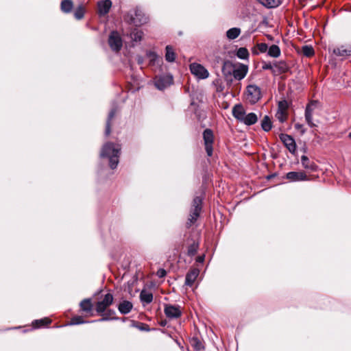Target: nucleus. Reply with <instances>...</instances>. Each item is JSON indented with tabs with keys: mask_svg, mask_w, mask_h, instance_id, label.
<instances>
[{
	"mask_svg": "<svg viewBox=\"0 0 351 351\" xmlns=\"http://www.w3.org/2000/svg\"><path fill=\"white\" fill-rule=\"evenodd\" d=\"M120 153V145L108 142L102 147L100 157L108 158L110 167L114 169L119 164Z\"/></svg>",
	"mask_w": 351,
	"mask_h": 351,
	"instance_id": "1",
	"label": "nucleus"
},
{
	"mask_svg": "<svg viewBox=\"0 0 351 351\" xmlns=\"http://www.w3.org/2000/svg\"><path fill=\"white\" fill-rule=\"evenodd\" d=\"M148 17L138 7H136L132 10H130L124 16V21L126 23L130 25L133 24L136 26H141L145 24L148 22Z\"/></svg>",
	"mask_w": 351,
	"mask_h": 351,
	"instance_id": "2",
	"label": "nucleus"
},
{
	"mask_svg": "<svg viewBox=\"0 0 351 351\" xmlns=\"http://www.w3.org/2000/svg\"><path fill=\"white\" fill-rule=\"evenodd\" d=\"M202 209V198L200 197H195L191 208L190 210V214L188 218V220L186 223V226L187 228L191 227L199 218L200 213Z\"/></svg>",
	"mask_w": 351,
	"mask_h": 351,
	"instance_id": "3",
	"label": "nucleus"
},
{
	"mask_svg": "<svg viewBox=\"0 0 351 351\" xmlns=\"http://www.w3.org/2000/svg\"><path fill=\"white\" fill-rule=\"evenodd\" d=\"M113 295L108 292L101 297L95 304V311L98 314H104L107 308L113 304Z\"/></svg>",
	"mask_w": 351,
	"mask_h": 351,
	"instance_id": "4",
	"label": "nucleus"
},
{
	"mask_svg": "<svg viewBox=\"0 0 351 351\" xmlns=\"http://www.w3.org/2000/svg\"><path fill=\"white\" fill-rule=\"evenodd\" d=\"M261 98L260 87L255 84H250L246 88V99L251 104L257 103Z\"/></svg>",
	"mask_w": 351,
	"mask_h": 351,
	"instance_id": "5",
	"label": "nucleus"
},
{
	"mask_svg": "<svg viewBox=\"0 0 351 351\" xmlns=\"http://www.w3.org/2000/svg\"><path fill=\"white\" fill-rule=\"evenodd\" d=\"M203 139L206 152L210 157L213 152L214 134L211 129L207 128L203 132Z\"/></svg>",
	"mask_w": 351,
	"mask_h": 351,
	"instance_id": "6",
	"label": "nucleus"
},
{
	"mask_svg": "<svg viewBox=\"0 0 351 351\" xmlns=\"http://www.w3.org/2000/svg\"><path fill=\"white\" fill-rule=\"evenodd\" d=\"M164 313L169 319H176L182 315V308L178 304H165L164 306Z\"/></svg>",
	"mask_w": 351,
	"mask_h": 351,
	"instance_id": "7",
	"label": "nucleus"
},
{
	"mask_svg": "<svg viewBox=\"0 0 351 351\" xmlns=\"http://www.w3.org/2000/svg\"><path fill=\"white\" fill-rule=\"evenodd\" d=\"M108 44L112 50L119 51L123 46L122 39L117 31H112L108 38Z\"/></svg>",
	"mask_w": 351,
	"mask_h": 351,
	"instance_id": "8",
	"label": "nucleus"
},
{
	"mask_svg": "<svg viewBox=\"0 0 351 351\" xmlns=\"http://www.w3.org/2000/svg\"><path fill=\"white\" fill-rule=\"evenodd\" d=\"M189 68L191 73L199 79H206L209 76L208 70L200 64L192 63Z\"/></svg>",
	"mask_w": 351,
	"mask_h": 351,
	"instance_id": "9",
	"label": "nucleus"
},
{
	"mask_svg": "<svg viewBox=\"0 0 351 351\" xmlns=\"http://www.w3.org/2000/svg\"><path fill=\"white\" fill-rule=\"evenodd\" d=\"M173 79L171 75H163L156 77L154 84L159 90H163L173 84Z\"/></svg>",
	"mask_w": 351,
	"mask_h": 351,
	"instance_id": "10",
	"label": "nucleus"
},
{
	"mask_svg": "<svg viewBox=\"0 0 351 351\" xmlns=\"http://www.w3.org/2000/svg\"><path fill=\"white\" fill-rule=\"evenodd\" d=\"M280 141L283 143L284 145L291 153L294 154L296 151V143L294 138L287 134H280L279 135Z\"/></svg>",
	"mask_w": 351,
	"mask_h": 351,
	"instance_id": "11",
	"label": "nucleus"
},
{
	"mask_svg": "<svg viewBox=\"0 0 351 351\" xmlns=\"http://www.w3.org/2000/svg\"><path fill=\"white\" fill-rule=\"evenodd\" d=\"M285 178L293 182L308 180L306 173L304 171H290L286 174Z\"/></svg>",
	"mask_w": 351,
	"mask_h": 351,
	"instance_id": "12",
	"label": "nucleus"
},
{
	"mask_svg": "<svg viewBox=\"0 0 351 351\" xmlns=\"http://www.w3.org/2000/svg\"><path fill=\"white\" fill-rule=\"evenodd\" d=\"M247 72L248 66L241 63L235 66L232 75L235 80L240 81L246 76Z\"/></svg>",
	"mask_w": 351,
	"mask_h": 351,
	"instance_id": "13",
	"label": "nucleus"
},
{
	"mask_svg": "<svg viewBox=\"0 0 351 351\" xmlns=\"http://www.w3.org/2000/svg\"><path fill=\"white\" fill-rule=\"evenodd\" d=\"M112 1L110 0H100L97 2V12L99 16L107 14L111 7Z\"/></svg>",
	"mask_w": 351,
	"mask_h": 351,
	"instance_id": "14",
	"label": "nucleus"
},
{
	"mask_svg": "<svg viewBox=\"0 0 351 351\" xmlns=\"http://www.w3.org/2000/svg\"><path fill=\"white\" fill-rule=\"evenodd\" d=\"M118 112H119V108L116 105V104H114L112 109L110 110V111L108 114V119L106 121V130H105V135L106 136H109L111 132L112 121Z\"/></svg>",
	"mask_w": 351,
	"mask_h": 351,
	"instance_id": "15",
	"label": "nucleus"
},
{
	"mask_svg": "<svg viewBox=\"0 0 351 351\" xmlns=\"http://www.w3.org/2000/svg\"><path fill=\"white\" fill-rule=\"evenodd\" d=\"M80 311L87 315H93V305L90 298L82 300L80 303Z\"/></svg>",
	"mask_w": 351,
	"mask_h": 351,
	"instance_id": "16",
	"label": "nucleus"
},
{
	"mask_svg": "<svg viewBox=\"0 0 351 351\" xmlns=\"http://www.w3.org/2000/svg\"><path fill=\"white\" fill-rule=\"evenodd\" d=\"M199 271L196 268L191 269L189 272H187L185 277V285L190 287H192L197 276H199Z\"/></svg>",
	"mask_w": 351,
	"mask_h": 351,
	"instance_id": "17",
	"label": "nucleus"
},
{
	"mask_svg": "<svg viewBox=\"0 0 351 351\" xmlns=\"http://www.w3.org/2000/svg\"><path fill=\"white\" fill-rule=\"evenodd\" d=\"M232 112L233 117L237 120H238L239 121H240L241 123L245 117V114H246L243 106L241 104H236L232 108Z\"/></svg>",
	"mask_w": 351,
	"mask_h": 351,
	"instance_id": "18",
	"label": "nucleus"
},
{
	"mask_svg": "<svg viewBox=\"0 0 351 351\" xmlns=\"http://www.w3.org/2000/svg\"><path fill=\"white\" fill-rule=\"evenodd\" d=\"M117 308L121 314L127 315L132 310L133 304L129 300H123L117 305Z\"/></svg>",
	"mask_w": 351,
	"mask_h": 351,
	"instance_id": "19",
	"label": "nucleus"
},
{
	"mask_svg": "<svg viewBox=\"0 0 351 351\" xmlns=\"http://www.w3.org/2000/svg\"><path fill=\"white\" fill-rule=\"evenodd\" d=\"M235 65L229 60H225L223 63L221 71L226 78L231 77L233 74Z\"/></svg>",
	"mask_w": 351,
	"mask_h": 351,
	"instance_id": "20",
	"label": "nucleus"
},
{
	"mask_svg": "<svg viewBox=\"0 0 351 351\" xmlns=\"http://www.w3.org/2000/svg\"><path fill=\"white\" fill-rule=\"evenodd\" d=\"M301 163L304 169L311 171H316L318 169L316 164L304 155L301 157Z\"/></svg>",
	"mask_w": 351,
	"mask_h": 351,
	"instance_id": "21",
	"label": "nucleus"
},
{
	"mask_svg": "<svg viewBox=\"0 0 351 351\" xmlns=\"http://www.w3.org/2000/svg\"><path fill=\"white\" fill-rule=\"evenodd\" d=\"M274 69L276 71V75H280L287 73L290 67L285 61L280 60L274 62Z\"/></svg>",
	"mask_w": 351,
	"mask_h": 351,
	"instance_id": "22",
	"label": "nucleus"
},
{
	"mask_svg": "<svg viewBox=\"0 0 351 351\" xmlns=\"http://www.w3.org/2000/svg\"><path fill=\"white\" fill-rule=\"evenodd\" d=\"M115 311L110 308H107V310L104 313V314H99L101 315L102 317L96 320L97 322H105V321H110V320H119V317H112V315H115Z\"/></svg>",
	"mask_w": 351,
	"mask_h": 351,
	"instance_id": "23",
	"label": "nucleus"
},
{
	"mask_svg": "<svg viewBox=\"0 0 351 351\" xmlns=\"http://www.w3.org/2000/svg\"><path fill=\"white\" fill-rule=\"evenodd\" d=\"M305 119L311 128L316 126V125L313 122V108L310 104H308L305 108Z\"/></svg>",
	"mask_w": 351,
	"mask_h": 351,
	"instance_id": "24",
	"label": "nucleus"
},
{
	"mask_svg": "<svg viewBox=\"0 0 351 351\" xmlns=\"http://www.w3.org/2000/svg\"><path fill=\"white\" fill-rule=\"evenodd\" d=\"M258 121L257 115L254 112L245 114V117L241 123L246 125H252L255 124Z\"/></svg>",
	"mask_w": 351,
	"mask_h": 351,
	"instance_id": "25",
	"label": "nucleus"
},
{
	"mask_svg": "<svg viewBox=\"0 0 351 351\" xmlns=\"http://www.w3.org/2000/svg\"><path fill=\"white\" fill-rule=\"evenodd\" d=\"M333 53L337 56L340 57H348L351 56V53L350 51L349 48L346 49L344 46L341 45V47H336L332 51Z\"/></svg>",
	"mask_w": 351,
	"mask_h": 351,
	"instance_id": "26",
	"label": "nucleus"
},
{
	"mask_svg": "<svg viewBox=\"0 0 351 351\" xmlns=\"http://www.w3.org/2000/svg\"><path fill=\"white\" fill-rule=\"evenodd\" d=\"M51 320L49 318L45 317L40 319H36L32 322V326L34 328H39L41 327L46 326L51 324Z\"/></svg>",
	"mask_w": 351,
	"mask_h": 351,
	"instance_id": "27",
	"label": "nucleus"
},
{
	"mask_svg": "<svg viewBox=\"0 0 351 351\" xmlns=\"http://www.w3.org/2000/svg\"><path fill=\"white\" fill-rule=\"evenodd\" d=\"M165 60L169 62H173L176 60V53L171 46L167 45L165 48Z\"/></svg>",
	"mask_w": 351,
	"mask_h": 351,
	"instance_id": "28",
	"label": "nucleus"
},
{
	"mask_svg": "<svg viewBox=\"0 0 351 351\" xmlns=\"http://www.w3.org/2000/svg\"><path fill=\"white\" fill-rule=\"evenodd\" d=\"M261 128L265 132H269L272 128V122L269 116L265 115L261 121Z\"/></svg>",
	"mask_w": 351,
	"mask_h": 351,
	"instance_id": "29",
	"label": "nucleus"
},
{
	"mask_svg": "<svg viewBox=\"0 0 351 351\" xmlns=\"http://www.w3.org/2000/svg\"><path fill=\"white\" fill-rule=\"evenodd\" d=\"M140 300L143 303L150 304L153 300V294L143 290L140 293Z\"/></svg>",
	"mask_w": 351,
	"mask_h": 351,
	"instance_id": "30",
	"label": "nucleus"
},
{
	"mask_svg": "<svg viewBox=\"0 0 351 351\" xmlns=\"http://www.w3.org/2000/svg\"><path fill=\"white\" fill-rule=\"evenodd\" d=\"M261 4L268 8L278 7L280 1L279 0H257Z\"/></svg>",
	"mask_w": 351,
	"mask_h": 351,
	"instance_id": "31",
	"label": "nucleus"
},
{
	"mask_svg": "<svg viewBox=\"0 0 351 351\" xmlns=\"http://www.w3.org/2000/svg\"><path fill=\"white\" fill-rule=\"evenodd\" d=\"M143 36V32L136 28L132 29L130 33V37L131 39L136 42L141 41L142 40Z\"/></svg>",
	"mask_w": 351,
	"mask_h": 351,
	"instance_id": "32",
	"label": "nucleus"
},
{
	"mask_svg": "<svg viewBox=\"0 0 351 351\" xmlns=\"http://www.w3.org/2000/svg\"><path fill=\"white\" fill-rule=\"evenodd\" d=\"M96 320H92V321H85L84 318L82 316L80 315H75L71 317L70 320V325H78L85 323H93L96 322Z\"/></svg>",
	"mask_w": 351,
	"mask_h": 351,
	"instance_id": "33",
	"label": "nucleus"
},
{
	"mask_svg": "<svg viewBox=\"0 0 351 351\" xmlns=\"http://www.w3.org/2000/svg\"><path fill=\"white\" fill-rule=\"evenodd\" d=\"M241 34V29L238 27H232L226 32V36L230 40L237 38Z\"/></svg>",
	"mask_w": 351,
	"mask_h": 351,
	"instance_id": "34",
	"label": "nucleus"
},
{
	"mask_svg": "<svg viewBox=\"0 0 351 351\" xmlns=\"http://www.w3.org/2000/svg\"><path fill=\"white\" fill-rule=\"evenodd\" d=\"M268 56L273 58H278L280 56V49L276 45H272L267 51Z\"/></svg>",
	"mask_w": 351,
	"mask_h": 351,
	"instance_id": "35",
	"label": "nucleus"
},
{
	"mask_svg": "<svg viewBox=\"0 0 351 351\" xmlns=\"http://www.w3.org/2000/svg\"><path fill=\"white\" fill-rule=\"evenodd\" d=\"M131 326L138 328L141 331H149V326L145 323L138 322L134 320L131 321Z\"/></svg>",
	"mask_w": 351,
	"mask_h": 351,
	"instance_id": "36",
	"label": "nucleus"
},
{
	"mask_svg": "<svg viewBox=\"0 0 351 351\" xmlns=\"http://www.w3.org/2000/svg\"><path fill=\"white\" fill-rule=\"evenodd\" d=\"M73 7V2L71 0H64L61 2V10L65 13H69Z\"/></svg>",
	"mask_w": 351,
	"mask_h": 351,
	"instance_id": "37",
	"label": "nucleus"
},
{
	"mask_svg": "<svg viewBox=\"0 0 351 351\" xmlns=\"http://www.w3.org/2000/svg\"><path fill=\"white\" fill-rule=\"evenodd\" d=\"M198 248L199 243L197 242L193 241L188 247L187 255L190 257L195 256L197 252Z\"/></svg>",
	"mask_w": 351,
	"mask_h": 351,
	"instance_id": "38",
	"label": "nucleus"
},
{
	"mask_svg": "<svg viewBox=\"0 0 351 351\" xmlns=\"http://www.w3.org/2000/svg\"><path fill=\"white\" fill-rule=\"evenodd\" d=\"M302 53L304 56L310 58L314 56L315 51L311 45H304L302 47Z\"/></svg>",
	"mask_w": 351,
	"mask_h": 351,
	"instance_id": "39",
	"label": "nucleus"
},
{
	"mask_svg": "<svg viewBox=\"0 0 351 351\" xmlns=\"http://www.w3.org/2000/svg\"><path fill=\"white\" fill-rule=\"evenodd\" d=\"M237 56L242 60H246L249 58L248 50L245 47H240L236 53Z\"/></svg>",
	"mask_w": 351,
	"mask_h": 351,
	"instance_id": "40",
	"label": "nucleus"
},
{
	"mask_svg": "<svg viewBox=\"0 0 351 351\" xmlns=\"http://www.w3.org/2000/svg\"><path fill=\"white\" fill-rule=\"evenodd\" d=\"M275 117L279 121V122L284 123L287 121L288 114L287 112L277 111Z\"/></svg>",
	"mask_w": 351,
	"mask_h": 351,
	"instance_id": "41",
	"label": "nucleus"
},
{
	"mask_svg": "<svg viewBox=\"0 0 351 351\" xmlns=\"http://www.w3.org/2000/svg\"><path fill=\"white\" fill-rule=\"evenodd\" d=\"M147 57L149 59V63L151 64H155L156 61L158 60V55L154 51H147L146 53Z\"/></svg>",
	"mask_w": 351,
	"mask_h": 351,
	"instance_id": "42",
	"label": "nucleus"
},
{
	"mask_svg": "<svg viewBox=\"0 0 351 351\" xmlns=\"http://www.w3.org/2000/svg\"><path fill=\"white\" fill-rule=\"evenodd\" d=\"M263 70H270L274 75H276V71L274 69V64H271L269 62H264L262 65Z\"/></svg>",
	"mask_w": 351,
	"mask_h": 351,
	"instance_id": "43",
	"label": "nucleus"
},
{
	"mask_svg": "<svg viewBox=\"0 0 351 351\" xmlns=\"http://www.w3.org/2000/svg\"><path fill=\"white\" fill-rule=\"evenodd\" d=\"M288 108V104L286 100H282L278 102V110L277 111H282L284 112H287V110Z\"/></svg>",
	"mask_w": 351,
	"mask_h": 351,
	"instance_id": "44",
	"label": "nucleus"
},
{
	"mask_svg": "<svg viewBox=\"0 0 351 351\" xmlns=\"http://www.w3.org/2000/svg\"><path fill=\"white\" fill-rule=\"evenodd\" d=\"M84 10L82 7H79L74 12L75 17L80 20L82 19L84 17Z\"/></svg>",
	"mask_w": 351,
	"mask_h": 351,
	"instance_id": "45",
	"label": "nucleus"
},
{
	"mask_svg": "<svg viewBox=\"0 0 351 351\" xmlns=\"http://www.w3.org/2000/svg\"><path fill=\"white\" fill-rule=\"evenodd\" d=\"M193 341L194 342L193 347L195 350L199 351L204 348L202 342L197 338L193 339Z\"/></svg>",
	"mask_w": 351,
	"mask_h": 351,
	"instance_id": "46",
	"label": "nucleus"
},
{
	"mask_svg": "<svg viewBox=\"0 0 351 351\" xmlns=\"http://www.w3.org/2000/svg\"><path fill=\"white\" fill-rule=\"evenodd\" d=\"M257 48L261 53H265L267 51L268 46L266 43H259L257 45Z\"/></svg>",
	"mask_w": 351,
	"mask_h": 351,
	"instance_id": "47",
	"label": "nucleus"
},
{
	"mask_svg": "<svg viewBox=\"0 0 351 351\" xmlns=\"http://www.w3.org/2000/svg\"><path fill=\"white\" fill-rule=\"evenodd\" d=\"M156 275L158 278H164L167 275V271L165 269L160 268L157 271Z\"/></svg>",
	"mask_w": 351,
	"mask_h": 351,
	"instance_id": "48",
	"label": "nucleus"
},
{
	"mask_svg": "<svg viewBox=\"0 0 351 351\" xmlns=\"http://www.w3.org/2000/svg\"><path fill=\"white\" fill-rule=\"evenodd\" d=\"M295 128L298 130H300L302 134H304L306 132V130L304 129V125L299 123L295 124Z\"/></svg>",
	"mask_w": 351,
	"mask_h": 351,
	"instance_id": "49",
	"label": "nucleus"
},
{
	"mask_svg": "<svg viewBox=\"0 0 351 351\" xmlns=\"http://www.w3.org/2000/svg\"><path fill=\"white\" fill-rule=\"evenodd\" d=\"M136 61L138 62V64H143V62H144V58L143 56H138L136 57Z\"/></svg>",
	"mask_w": 351,
	"mask_h": 351,
	"instance_id": "50",
	"label": "nucleus"
},
{
	"mask_svg": "<svg viewBox=\"0 0 351 351\" xmlns=\"http://www.w3.org/2000/svg\"><path fill=\"white\" fill-rule=\"evenodd\" d=\"M159 325L161 326H165L167 325V319H162L160 322H159Z\"/></svg>",
	"mask_w": 351,
	"mask_h": 351,
	"instance_id": "51",
	"label": "nucleus"
},
{
	"mask_svg": "<svg viewBox=\"0 0 351 351\" xmlns=\"http://www.w3.org/2000/svg\"><path fill=\"white\" fill-rule=\"evenodd\" d=\"M197 262L198 263H203L204 261V256H199L197 258Z\"/></svg>",
	"mask_w": 351,
	"mask_h": 351,
	"instance_id": "52",
	"label": "nucleus"
},
{
	"mask_svg": "<svg viewBox=\"0 0 351 351\" xmlns=\"http://www.w3.org/2000/svg\"><path fill=\"white\" fill-rule=\"evenodd\" d=\"M127 319V317H119V319L121 320L122 322H125Z\"/></svg>",
	"mask_w": 351,
	"mask_h": 351,
	"instance_id": "53",
	"label": "nucleus"
},
{
	"mask_svg": "<svg viewBox=\"0 0 351 351\" xmlns=\"http://www.w3.org/2000/svg\"><path fill=\"white\" fill-rule=\"evenodd\" d=\"M348 137L351 139V132L348 134Z\"/></svg>",
	"mask_w": 351,
	"mask_h": 351,
	"instance_id": "54",
	"label": "nucleus"
}]
</instances>
